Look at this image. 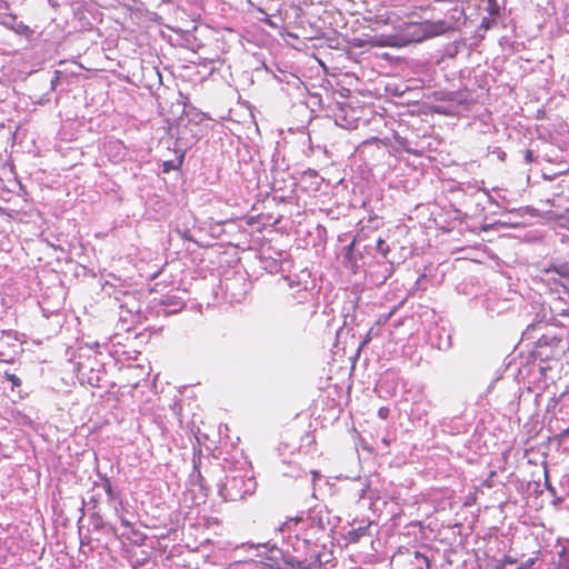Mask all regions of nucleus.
Instances as JSON below:
<instances>
[{
    "label": "nucleus",
    "mask_w": 569,
    "mask_h": 569,
    "mask_svg": "<svg viewBox=\"0 0 569 569\" xmlns=\"http://www.w3.org/2000/svg\"><path fill=\"white\" fill-rule=\"evenodd\" d=\"M383 243V241L381 239L378 240V247L380 248V246Z\"/></svg>",
    "instance_id": "25"
},
{
    "label": "nucleus",
    "mask_w": 569,
    "mask_h": 569,
    "mask_svg": "<svg viewBox=\"0 0 569 569\" xmlns=\"http://www.w3.org/2000/svg\"><path fill=\"white\" fill-rule=\"evenodd\" d=\"M563 393H569V383L566 386V389H565Z\"/></svg>",
    "instance_id": "24"
},
{
    "label": "nucleus",
    "mask_w": 569,
    "mask_h": 569,
    "mask_svg": "<svg viewBox=\"0 0 569 569\" xmlns=\"http://www.w3.org/2000/svg\"><path fill=\"white\" fill-rule=\"evenodd\" d=\"M525 160L527 163H530L532 162L533 160V154H532V151L530 150H527L526 153H525Z\"/></svg>",
    "instance_id": "15"
},
{
    "label": "nucleus",
    "mask_w": 569,
    "mask_h": 569,
    "mask_svg": "<svg viewBox=\"0 0 569 569\" xmlns=\"http://www.w3.org/2000/svg\"><path fill=\"white\" fill-rule=\"evenodd\" d=\"M450 29L451 24L445 20L405 23L399 33L389 34L395 42L390 47H403L411 42H420L443 34Z\"/></svg>",
    "instance_id": "1"
},
{
    "label": "nucleus",
    "mask_w": 569,
    "mask_h": 569,
    "mask_svg": "<svg viewBox=\"0 0 569 569\" xmlns=\"http://www.w3.org/2000/svg\"><path fill=\"white\" fill-rule=\"evenodd\" d=\"M174 306H176V308L173 309V311H176L177 309L181 308L182 307V302H176Z\"/></svg>",
    "instance_id": "20"
},
{
    "label": "nucleus",
    "mask_w": 569,
    "mask_h": 569,
    "mask_svg": "<svg viewBox=\"0 0 569 569\" xmlns=\"http://www.w3.org/2000/svg\"><path fill=\"white\" fill-rule=\"evenodd\" d=\"M546 276L548 277V281H553L556 288H560L561 280H558L556 276H558L560 279L569 280V264L562 263L559 266H552L545 270Z\"/></svg>",
    "instance_id": "4"
},
{
    "label": "nucleus",
    "mask_w": 569,
    "mask_h": 569,
    "mask_svg": "<svg viewBox=\"0 0 569 569\" xmlns=\"http://www.w3.org/2000/svg\"><path fill=\"white\" fill-rule=\"evenodd\" d=\"M108 148H113V149H117L119 151L123 149V147L121 146V143L119 141H111V142H109Z\"/></svg>",
    "instance_id": "14"
},
{
    "label": "nucleus",
    "mask_w": 569,
    "mask_h": 569,
    "mask_svg": "<svg viewBox=\"0 0 569 569\" xmlns=\"http://www.w3.org/2000/svg\"><path fill=\"white\" fill-rule=\"evenodd\" d=\"M289 287L293 290L291 293L292 298L296 299L299 303H302L312 296L311 291L308 290L307 284L301 287L300 282H298L296 286L293 282L289 283Z\"/></svg>",
    "instance_id": "6"
},
{
    "label": "nucleus",
    "mask_w": 569,
    "mask_h": 569,
    "mask_svg": "<svg viewBox=\"0 0 569 569\" xmlns=\"http://www.w3.org/2000/svg\"><path fill=\"white\" fill-rule=\"evenodd\" d=\"M560 316L569 317V307L559 310Z\"/></svg>",
    "instance_id": "18"
},
{
    "label": "nucleus",
    "mask_w": 569,
    "mask_h": 569,
    "mask_svg": "<svg viewBox=\"0 0 569 569\" xmlns=\"http://www.w3.org/2000/svg\"><path fill=\"white\" fill-rule=\"evenodd\" d=\"M547 339H548V337H542V338L540 339V342L545 341V343H547Z\"/></svg>",
    "instance_id": "23"
},
{
    "label": "nucleus",
    "mask_w": 569,
    "mask_h": 569,
    "mask_svg": "<svg viewBox=\"0 0 569 569\" xmlns=\"http://www.w3.org/2000/svg\"><path fill=\"white\" fill-rule=\"evenodd\" d=\"M103 489H104L106 493L108 495L109 499H112L113 498L112 486H111L110 480L107 478L103 480Z\"/></svg>",
    "instance_id": "10"
},
{
    "label": "nucleus",
    "mask_w": 569,
    "mask_h": 569,
    "mask_svg": "<svg viewBox=\"0 0 569 569\" xmlns=\"http://www.w3.org/2000/svg\"><path fill=\"white\" fill-rule=\"evenodd\" d=\"M370 526H371V522H367V523H365L363 521L360 522L358 527H352L350 530L347 531L346 539L352 543L358 542L362 537H366L369 535Z\"/></svg>",
    "instance_id": "5"
},
{
    "label": "nucleus",
    "mask_w": 569,
    "mask_h": 569,
    "mask_svg": "<svg viewBox=\"0 0 569 569\" xmlns=\"http://www.w3.org/2000/svg\"><path fill=\"white\" fill-rule=\"evenodd\" d=\"M373 335H375V330H373V328H370L369 331L367 332V335L365 336L363 341L361 342V347L369 343L371 341Z\"/></svg>",
    "instance_id": "11"
},
{
    "label": "nucleus",
    "mask_w": 569,
    "mask_h": 569,
    "mask_svg": "<svg viewBox=\"0 0 569 569\" xmlns=\"http://www.w3.org/2000/svg\"><path fill=\"white\" fill-rule=\"evenodd\" d=\"M389 413H390V410L389 408L387 407H381L379 410H378V417L381 418V419H387L389 417Z\"/></svg>",
    "instance_id": "12"
},
{
    "label": "nucleus",
    "mask_w": 569,
    "mask_h": 569,
    "mask_svg": "<svg viewBox=\"0 0 569 569\" xmlns=\"http://www.w3.org/2000/svg\"><path fill=\"white\" fill-rule=\"evenodd\" d=\"M311 473L313 476V481H316L320 477V473L316 470H312Z\"/></svg>",
    "instance_id": "19"
},
{
    "label": "nucleus",
    "mask_w": 569,
    "mask_h": 569,
    "mask_svg": "<svg viewBox=\"0 0 569 569\" xmlns=\"http://www.w3.org/2000/svg\"><path fill=\"white\" fill-rule=\"evenodd\" d=\"M415 565L417 569H429V559L422 553L415 552Z\"/></svg>",
    "instance_id": "7"
},
{
    "label": "nucleus",
    "mask_w": 569,
    "mask_h": 569,
    "mask_svg": "<svg viewBox=\"0 0 569 569\" xmlns=\"http://www.w3.org/2000/svg\"><path fill=\"white\" fill-rule=\"evenodd\" d=\"M14 30H16V32H18V33H24L26 31H28V30H29V27H28V26H26L24 23L20 22V23H18V24L14 27Z\"/></svg>",
    "instance_id": "13"
},
{
    "label": "nucleus",
    "mask_w": 569,
    "mask_h": 569,
    "mask_svg": "<svg viewBox=\"0 0 569 569\" xmlns=\"http://www.w3.org/2000/svg\"><path fill=\"white\" fill-rule=\"evenodd\" d=\"M4 377L8 381L12 383V387H20L21 386V379L17 377L14 373L6 372Z\"/></svg>",
    "instance_id": "9"
},
{
    "label": "nucleus",
    "mask_w": 569,
    "mask_h": 569,
    "mask_svg": "<svg viewBox=\"0 0 569 569\" xmlns=\"http://www.w3.org/2000/svg\"><path fill=\"white\" fill-rule=\"evenodd\" d=\"M560 288H555L553 290L558 293V299L563 300L569 307V289L563 282H560Z\"/></svg>",
    "instance_id": "8"
},
{
    "label": "nucleus",
    "mask_w": 569,
    "mask_h": 569,
    "mask_svg": "<svg viewBox=\"0 0 569 569\" xmlns=\"http://www.w3.org/2000/svg\"><path fill=\"white\" fill-rule=\"evenodd\" d=\"M121 522H122V525H123V526H126V527H130L129 521H127V520H123V519H122V520H121Z\"/></svg>",
    "instance_id": "22"
},
{
    "label": "nucleus",
    "mask_w": 569,
    "mask_h": 569,
    "mask_svg": "<svg viewBox=\"0 0 569 569\" xmlns=\"http://www.w3.org/2000/svg\"><path fill=\"white\" fill-rule=\"evenodd\" d=\"M566 349H569V345L567 347L557 346V351L555 352V356H560V355L565 353Z\"/></svg>",
    "instance_id": "16"
},
{
    "label": "nucleus",
    "mask_w": 569,
    "mask_h": 569,
    "mask_svg": "<svg viewBox=\"0 0 569 569\" xmlns=\"http://www.w3.org/2000/svg\"><path fill=\"white\" fill-rule=\"evenodd\" d=\"M562 435L565 437H569V427L567 429L563 430Z\"/></svg>",
    "instance_id": "21"
},
{
    "label": "nucleus",
    "mask_w": 569,
    "mask_h": 569,
    "mask_svg": "<svg viewBox=\"0 0 569 569\" xmlns=\"http://www.w3.org/2000/svg\"><path fill=\"white\" fill-rule=\"evenodd\" d=\"M298 521H299L298 519H290L289 521L284 522L282 527L290 529L291 525L292 523L297 525Z\"/></svg>",
    "instance_id": "17"
},
{
    "label": "nucleus",
    "mask_w": 569,
    "mask_h": 569,
    "mask_svg": "<svg viewBox=\"0 0 569 569\" xmlns=\"http://www.w3.org/2000/svg\"><path fill=\"white\" fill-rule=\"evenodd\" d=\"M257 482L249 470L229 471L219 486V495L226 501H237L256 490Z\"/></svg>",
    "instance_id": "2"
},
{
    "label": "nucleus",
    "mask_w": 569,
    "mask_h": 569,
    "mask_svg": "<svg viewBox=\"0 0 569 569\" xmlns=\"http://www.w3.org/2000/svg\"><path fill=\"white\" fill-rule=\"evenodd\" d=\"M392 38L389 37V34H369L365 33L359 38L353 39V47L356 48H365V47H390V44H393Z\"/></svg>",
    "instance_id": "3"
}]
</instances>
